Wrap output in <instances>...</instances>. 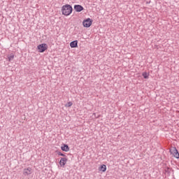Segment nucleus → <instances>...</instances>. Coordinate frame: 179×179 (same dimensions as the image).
<instances>
[{
  "label": "nucleus",
  "mask_w": 179,
  "mask_h": 179,
  "mask_svg": "<svg viewBox=\"0 0 179 179\" xmlns=\"http://www.w3.org/2000/svg\"><path fill=\"white\" fill-rule=\"evenodd\" d=\"M72 10H73V8L69 4H66L62 7V13L64 16H69L72 13Z\"/></svg>",
  "instance_id": "f257e3e1"
},
{
  "label": "nucleus",
  "mask_w": 179,
  "mask_h": 179,
  "mask_svg": "<svg viewBox=\"0 0 179 179\" xmlns=\"http://www.w3.org/2000/svg\"><path fill=\"white\" fill-rule=\"evenodd\" d=\"M93 23V20L90 19V18H87L85 20H83V26H84L85 27H90L92 26Z\"/></svg>",
  "instance_id": "f03ea898"
},
{
  "label": "nucleus",
  "mask_w": 179,
  "mask_h": 179,
  "mask_svg": "<svg viewBox=\"0 0 179 179\" xmlns=\"http://www.w3.org/2000/svg\"><path fill=\"white\" fill-rule=\"evenodd\" d=\"M170 153L173 156V157H176V159H179V152L178 150H177V148L173 147L170 149Z\"/></svg>",
  "instance_id": "7ed1b4c3"
},
{
  "label": "nucleus",
  "mask_w": 179,
  "mask_h": 179,
  "mask_svg": "<svg viewBox=\"0 0 179 179\" xmlns=\"http://www.w3.org/2000/svg\"><path fill=\"white\" fill-rule=\"evenodd\" d=\"M47 48H48V46L45 43H42L38 45V50L39 52H44Z\"/></svg>",
  "instance_id": "20e7f679"
},
{
  "label": "nucleus",
  "mask_w": 179,
  "mask_h": 179,
  "mask_svg": "<svg viewBox=\"0 0 179 179\" xmlns=\"http://www.w3.org/2000/svg\"><path fill=\"white\" fill-rule=\"evenodd\" d=\"M33 173V169L31 167L25 168L23 170V175L24 177H27V176H30Z\"/></svg>",
  "instance_id": "39448f33"
},
{
  "label": "nucleus",
  "mask_w": 179,
  "mask_h": 179,
  "mask_svg": "<svg viewBox=\"0 0 179 179\" xmlns=\"http://www.w3.org/2000/svg\"><path fill=\"white\" fill-rule=\"evenodd\" d=\"M66 162H68V158L66 157L61 158L59 161V165L61 166V167H64L65 164H66Z\"/></svg>",
  "instance_id": "423d86ee"
},
{
  "label": "nucleus",
  "mask_w": 179,
  "mask_h": 179,
  "mask_svg": "<svg viewBox=\"0 0 179 179\" xmlns=\"http://www.w3.org/2000/svg\"><path fill=\"white\" fill-rule=\"evenodd\" d=\"M83 9H85V8L81 5H75L74 6V10H76V12H82V10H83Z\"/></svg>",
  "instance_id": "0eeeda50"
},
{
  "label": "nucleus",
  "mask_w": 179,
  "mask_h": 179,
  "mask_svg": "<svg viewBox=\"0 0 179 179\" xmlns=\"http://www.w3.org/2000/svg\"><path fill=\"white\" fill-rule=\"evenodd\" d=\"M70 47L71 48H76L78 47V41H73L70 43Z\"/></svg>",
  "instance_id": "6e6552de"
},
{
  "label": "nucleus",
  "mask_w": 179,
  "mask_h": 179,
  "mask_svg": "<svg viewBox=\"0 0 179 179\" xmlns=\"http://www.w3.org/2000/svg\"><path fill=\"white\" fill-rule=\"evenodd\" d=\"M61 149L63 150V152H69V146H68L66 144H64V146H62Z\"/></svg>",
  "instance_id": "1a4fd4ad"
},
{
  "label": "nucleus",
  "mask_w": 179,
  "mask_h": 179,
  "mask_svg": "<svg viewBox=\"0 0 179 179\" xmlns=\"http://www.w3.org/2000/svg\"><path fill=\"white\" fill-rule=\"evenodd\" d=\"M106 170H107V166L106 165H104V164L101 165L99 167V171H102L103 173H104Z\"/></svg>",
  "instance_id": "9d476101"
},
{
  "label": "nucleus",
  "mask_w": 179,
  "mask_h": 179,
  "mask_svg": "<svg viewBox=\"0 0 179 179\" xmlns=\"http://www.w3.org/2000/svg\"><path fill=\"white\" fill-rule=\"evenodd\" d=\"M15 58V55H13V53H11L8 57V61L10 62V61H13V59Z\"/></svg>",
  "instance_id": "9b49d317"
},
{
  "label": "nucleus",
  "mask_w": 179,
  "mask_h": 179,
  "mask_svg": "<svg viewBox=\"0 0 179 179\" xmlns=\"http://www.w3.org/2000/svg\"><path fill=\"white\" fill-rule=\"evenodd\" d=\"M142 76H143L144 79H149V73L147 72L143 73Z\"/></svg>",
  "instance_id": "f8f14e48"
},
{
  "label": "nucleus",
  "mask_w": 179,
  "mask_h": 179,
  "mask_svg": "<svg viewBox=\"0 0 179 179\" xmlns=\"http://www.w3.org/2000/svg\"><path fill=\"white\" fill-rule=\"evenodd\" d=\"M72 102H68L66 105L65 107H72Z\"/></svg>",
  "instance_id": "ddd939ff"
},
{
  "label": "nucleus",
  "mask_w": 179,
  "mask_h": 179,
  "mask_svg": "<svg viewBox=\"0 0 179 179\" xmlns=\"http://www.w3.org/2000/svg\"><path fill=\"white\" fill-rule=\"evenodd\" d=\"M57 155H58L59 156H63V157H65V155L62 154V152H59L57 153Z\"/></svg>",
  "instance_id": "4468645a"
}]
</instances>
